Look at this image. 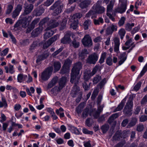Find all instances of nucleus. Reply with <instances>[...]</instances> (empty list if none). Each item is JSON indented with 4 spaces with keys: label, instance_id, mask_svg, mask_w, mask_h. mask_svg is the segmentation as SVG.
I'll return each instance as SVG.
<instances>
[{
    "label": "nucleus",
    "instance_id": "f257e3e1",
    "mask_svg": "<svg viewBox=\"0 0 147 147\" xmlns=\"http://www.w3.org/2000/svg\"><path fill=\"white\" fill-rule=\"evenodd\" d=\"M82 68L81 63L78 62L74 64L71 70V74L70 82L71 83H74V85L71 91V93L76 94L80 91L79 87L77 85L78 83V80L80 78L79 75L80 71Z\"/></svg>",
    "mask_w": 147,
    "mask_h": 147
},
{
    "label": "nucleus",
    "instance_id": "f03ea898",
    "mask_svg": "<svg viewBox=\"0 0 147 147\" xmlns=\"http://www.w3.org/2000/svg\"><path fill=\"white\" fill-rule=\"evenodd\" d=\"M59 24V21L58 20H50L49 23L48 24V27L45 30L47 32L44 35V38L45 39H47L52 36L55 32L53 30H50L53 28L56 27Z\"/></svg>",
    "mask_w": 147,
    "mask_h": 147
},
{
    "label": "nucleus",
    "instance_id": "7ed1b4c3",
    "mask_svg": "<svg viewBox=\"0 0 147 147\" xmlns=\"http://www.w3.org/2000/svg\"><path fill=\"white\" fill-rule=\"evenodd\" d=\"M20 19L14 25L15 28H18L22 26L23 28H26L28 26L32 20V17L30 16L26 18H20Z\"/></svg>",
    "mask_w": 147,
    "mask_h": 147
},
{
    "label": "nucleus",
    "instance_id": "20e7f679",
    "mask_svg": "<svg viewBox=\"0 0 147 147\" xmlns=\"http://www.w3.org/2000/svg\"><path fill=\"white\" fill-rule=\"evenodd\" d=\"M63 7L64 5L63 3H61L59 1H57L51 7L50 9L54 10L53 15L56 16L61 12Z\"/></svg>",
    "mask_w": 147,
    "mask_h": 147
},
{
    "label": "nucleus",
    "instance_id": "39448f33",
    "mask_svg": "<svg viewBox=\"0 0 147 147\" xmlns=\"http://www.w3.org/2000/svg\"><path fill=\"white\" fill-rule=\"evenodd\" d=\"M53 70L52 67H49L45 69L39 75L40 80L43 81L48 80L52 74Z\"/></svg>",
    "mask_w": 147,
    "mask_h": 147
},
{
    "label": "nucleus",
    "instance_id": "423d86ee",
    "mask_svg": "<svg viewBox=\"0 0 147 147\" xmlns=\"http://www.w3.org/2000/svg\"><path fill=\"white\" fill-rule=\"evenodd\" d=\"M24 5V12L20 16V18L27 17L28 16H27L25 15L30 13L34 8V5L32 4H28L27 3H25Z\"/></svg>",
    "mask_w": 147,
    "mask_h": 147
},
{
    "label": "nucleus",
    "instance_id": "0eeeda50",
    "mask_svg": "<svg viewBox=\"0 0 147 147\" xmlns=\"http://www.w3.org/2000/svg\"><path fill=\"white\" fill-rule=\"evenodd\" d=\"M133 105V102L131 100H129L127 103L123 110L124 113L127 116H129L131 115Z\"/></svg>",
    "mask_w": 147,
    "mask_h": 147
},
{
    "label": "nucleus",
    "instance_id": "6e6552de",
    "mask_svg": "<svg viewBox=\"0 0 147 147\" xmlns=\"http://www.w3.org/2000/svg\"><path fill=\"white\" fill-rule=\"evenodd\" d=\"M127 0H125L124 1L120 0V2L121 3V4L119 7L115 9V11L121 13L125 12L127 9Z\"/></svg>",
    "mask_w": 147,
    "mask_h": 147
},
{
    "label": "nucleus",
    "instance_id": "1a4fd4ad",
    "mask_svg": "<svg viewBox=\"0 0 147 147\" xmlns=\"http://www.w3.org/2000/svg\"><path fill=\"white\" fill-rule=\"evenodd\" d=\"M82 41L85 47H90L92 45L91 38L88 34L85 35L82 39Z\"/></svg>",
    "mask_w": 147,
    "mask_h": 147
},
{
    "label": "nucleus",
    "instance_id": "9d476101",
    "mask_svg": "<svg viewBox=\"0 0 147 147\" xmlns=\"http://www.w3.org/2000/svg\"><path fill=\"white\" fill-rule=\"evenodd\" d=\"M93 10L95 14L96 13L98 14L102 13L105 12V9L104 7L100 5L99 2L98 1L96 5H94L93 6Z\"/></svg>",
    "mask_w": 147,
    "mask_h": 147
},
{
    "label": "nucleus",
    "instance_id": "9b49d317",
    "mask_svg": "<svg viewBox=\"0 0 147 147\" xmlns=\"http://www.w3.org/2000/svg\"><path fill=\"white\" fill-rule=\"evenodd\" d=\"M59 38V35H56L53 37L50 38L49 40L44 44L43 48L44 49H47L51 45L53 42L57 40Z\"/></svg>",
    "mask_w": 147,
    "mask_h": 147
},
{
    "label": "nucleus",
    "instance_id": "f8f14e48",
    "mask_svg": "<svg viewBox=\"0 0 147 147\" xmlns=\"http://www.w3.org/2000/svg\"><path fill=\"white\" fill-rule=\"evenodd\" d=\"M98 56L96 53H93L90 55L87 60L88 63L90 64H95L98 59Z\"/></svg>",
    "mask_w": 147,
    "mask_h": 147
},
{
    "label": "nucleus",
    "instance_id": "ddd939ff",
    "mask_svg": "<svg viewBox=\"0 0 147 147\" xmlns=\"http://www.w3.org/2000/svg\"><path fill=\"white\" fill-rule=\"evenodd\" d=\"M44 9L41 5L38 7L33 11V15L36 16H39L44 13Z\"/></svg>",
    "mask_w": 147,
    "mask_h": 147
},
{
    "label": "nucleus",
    "instance_id": "4468645a",
    "mask_svg": "<svg viewBox=\"0 0 147 147\" xmlns=\"http://www.w3.org/2000/svg\"><path fill=\"white\" fill-rule=\"evenodd\" d=\"M114 45V51L115 52L118 53L119 51V47L120 44L119 39L117 37H115L113 40Z\"/></svg>",
    "mask_w": 147,
    "mask_h": 147
},
{
    "label": "nucleus",
    "instance_id": "2eb2a0df",
    "mask_svg": "<svg viewBox=\"0 0 147 147\" xmlns=\"http://www.w3.org/2000/svg\"><path fill=\"white\" fill-rule=\"evenodd\" d=\"M43 28L42 26H39L37 28L34 29L32 32V36L35 37L38 35L43 30Z\"/></svg>",
    "mask_w": 147,
    "mask_h": 147
},
{
    "label": "nucleus",
    "instance_id": "dca6fc26",
    "mask_svg": "<svg viewBox=\"0 0 147 147\" xmlns=\"http://www.w3.org/2000/svg\"><path fill=\"white\" fill-rule=\"evenodd\" d=\"M39 21V18L34 19L31 23L30 26L27 29L26 32L29 33L35 27V25L37 24Z\"/></svg>",
    "mask_w": 147,
    "mask_h": 147
},
{
    "label": "nucleus",
    "instance_id": "f3484780",
    "mask_svg": "<svg viewBox=\"0 0 147 147\" xmlns=\"http://www.w3.org/2000/svg\"><path fill=\"white\" fill-rule=\"evenodd\" d=\"M67 82V79L65 77H62L59 82V86L57 91H60L65 86Z\"/></svg>",
    "mask_w": 147,
    "mask_h": 147
},
{
    "label": "nucleus",
    "instance_id": "a211bd4d",
    "mask_svg": "<svg viewBox=\"0 0 147 147\" xmlns=\"http://www.w3.org/2000/svg\"><path fill=\"white\" fill-rule=\"evenodd\" d=\"M81 2L80 4V7L84 9L87 7L91 3V1L89 0H80Z\"/></svg>",
    "mask_w": 147,
    "mask_h": 147
},
{
    "label": "nucleus",
    "instance_id": "6ab92c4d",
    "mask_svg": "<svg viewBox=\"0 0 147 147\" xmlns=\"http://www.w3.org/2000/svg\"><path fill=\"white\" fill-rule=\"evenodd\" d=\"M49 56V53L47 51L45 52L41 55L38 56L37 59L36 60V62L37 63H38L41 61L46 59Z\"/></svg>",
    "mask_w": 147,
    "mask_h": 147
},
{
    "label": "nucleus",
    "instance_id": "aec40b11",
    "mask_svg": "<svg viewBox=\"0 0 147 147\" xmlns=\"http://www.w3.org/2000/svg\"><path fill=\"white\" fill-rule=\"evenodd\" d=\"M71 41L70 35L69 34H66L61 40V42L63 44L69 43Z\"/></svg>",
    "mask_w": 147,
    "mask_h": 147
},
{
    "label": "nucleus",
    "instance_id": "412c9836",
    "mask_svg": "<svg viewBox=\"0 0 147 147\" xmlns=\"http://www.w3.org/2000/svg\"><path fill=\"white\" fill-rule=\"evenodd\" d=\"M58 80V78L57 76L54 77L48 84V87L51 88L54 86L57 83Z\"/></svg>",
    "mask_w": 147,
    "mask_h": 147
},
{
    "label": "nucleus",
    "instance_id": "4be33fe9",
    "mask_svg": "<svg viewBox=\"0 0 147 147\" xmlns=\"http://www.w3.org/2000/svg\"><path fill=\"white\" fill-rule=\"evenodd\" d=\"M4 68L7 73L9 72L12 74L15 72L13 66L10 64L9 65V67L7 66H5L4 67Z\"/></svg>",
    "mask_w": 147,
    "mask_h": 147
},
{
    "label": "nucleus",
    "instance_id": "5701e85b",
    "mask_svg": "<svg viewBox=\"0 0 147 147\" xmlns=\"http://www.w3.org/2000/svg\"><path fill=\"white\" fill-rule=\"evenodd\" d=\"M103 107L100 106L98 107L97 111L94 110L93 111V115L94 118H97L99 115L100 113L102 111Z\"/></svg>",
    "mask_w": 147,
    "mask_h": 147
},
{
    "label": "nucleus",
    "instance_id": "b1692460",
    "mask_svg": "<svg viewBox=\"0 0 147 147\" xmlns=\"http://www.w3.org/2000/svg\"><path fill=\"white\" fill-rule=\"evenodd\" d=\"M27 78V76L25 75H23L22 74H19L17 76V80L19 82H22L26 80Z\"/></svg>",
    "mask_w": 147,
    "mask_h": 147
},
{
    "label": "nucleus",
    "instance_id": "393cba45",
    "mask_svg": "<svg viewBox=\"0 0 147 147\" xmlns=\"http://www.w3.org/2000/svg\"><path fill=\"white\" fill-rule=\"evenodd\" d=\"M72 22L70 24L71 27L74 29H75L77 27V25L78 23V21L77 20H72L71 19L70 20L69 22Z\"/></svg>",
    "mask_w": 147,
    "mask_h": 147
},
{
    "label": "nucleus",
    "instance_id": "a878e982",
    "mask_svg": "<svg viewBox=\"0 0 147 147\" xmlns=\"http://www.w3.org/2000/svg\"><path fill=\"white\" fill-rule=\"evenodd\" d=\"M7 107V105L5 98L2 97L1 101H0V108H6Z\"/></svg>",
    "mask_w": 147,
    "mask_h": 147
},
{
    "label": "nucleus",
    "instance_id": "bb28decb",
    "mask_svg": "<svg viewBox=\"0 0 147 147\" xmlns=\"http://www.w3.org/2000/svg\"><path fill=\"white\" fill-rule=\"evenodd\" d=\"M126 31L123 28H121L118 32V34L120 37L121 39H122L125 36Z\"/></svg>",
    "mask_w": 147,
    "mask_h": 147
},
{
    "label": "nucleus",
    "instance_id": "cd10ccee",
    "mask_svg": "<svg viewBox=\"0 0 147 147\" xmlns=\"http://www.w3.org/2000/svg\"><path fill=\"white\" fill-rule=\"evenodd\" d=\"M101 69V67L100 65H96L94 68L93 69L91 72V76H92L94 75L97 71H100Z\"/></svg>",
    "mask_w": 147,
    "mask_h": 147
},
{
    "label": "nucleus",
    "instance_id": "c85d7f7f",
    "mask_svg": "<svg viewBox=\"0 0 147 147\" xmlns=\"http://www.w3.org/2000/svg\"><path fill=\"white\" fill-rule=\"evenodd\" d=\"M137 120L136 117L133 118L127 126L128 128H130L135 125L137 122Z\"/></svg>",
    "mask_w": 147,
    "mask_h": 147
},
{
    "label": "nucleus",
    "instance_id": "c756f323",
    "mask_svg": "<svg viewBox=\"0 0 147 147\" xmlns=\"http://www.w3.org/2000/svg\"><path fill=\"white\" fill-rule=\"evenodd\" d=\"M113 4L114 3L113 1H111L109 4L107 6V13H110L112 11L113 6Z\"/></svg>",
    "mask_w": 147,
    "mask_h": 147
},
{
    "label": "nucleus",
    "instance_id": "7c9ffc66",
    "mask_svg": "<svg viewBox=\"0 0 147 147\" xmlns=\"http://www.w3.org/2000/svg\"><path fill=\"white\" fill-rule=\"evenodd\" d=\"M125 102L123 100H122L120 104L119 105L118 107L116 108L114 110V112L119 111L121 110L124 106Z\"/></svg>",
    "mask_w": 147,
    "mask_h": 147
},
{
    "label": "nucleus",
    "instance_id": "2f4dec72",
    "mask_svg": "<svg viewBox=\"0 0 147 147\" xmlns=\"http://www.w3.org/2000/svg\"><path fill=\"white\" fill-rule=\"evenodd\" d=\"M91 22L90 20L85 21L83 24L84 28L85 30H87L88 27L90 26Z\"/></svg>",
    "mask_w": 147,
    "mask_h": 147
},
{
    "label": "nucleus",
    "instance_id": "473e14b6",
    "mask_svg": "<svg viewBox=\"0 0 147 147\" xmlns=\"http://www.w3.org/2000/svg\"><path fill=\"white\" fill-rule=\"evenodd\" d=\"M134 26V24L132 23L131 24L127 23L125 26V28L126 30L128 31H130L132 27Z\"/></svg>",
    "mask_w": 147,
    "mask_h": 147
},
{
    "label": "nucleus",
    "instance_id": "72a5a7b5",
    "mask_svg": "<svg viewBox=\"0 0 147 147\" xmlns=\"http://www.w3.org/2000/svg\"><path fill=\"white\" fill-rule=\"evenodd\" d=\"M55 70L57 71L59 70L61 67V64L60 62L57 61L55 62L54 63Z\"/></svg>",
    "mask_w": 147,
    "mask_h": 147
},
{
    "label": "nucleus",
    "instance_id": "f704fd0d",
    "mask_svg": "<svg viewBox=\"0 0 147 147\" xmlns=\"http://www.w3.org/2000/svg\"><path fill=\"white\" fill-rule=\"evenodd\" d=\"M147 71V62L146 65L143 67L142 70L138 76V77L140 78L142 77Z\"/></svg>",
    "mask_w": 147,
    "mask_h": 147
},
{
    "label": "nucleus",
    "instance_id": "c9c22d12",
    "mask_svg": "<svg viewBox=\"0 0 147 147\" xmlns=\"http://www.w3.org/2000/svg\"><path fill=\"white\" fill-rule=\"evenodd\" d=\"M38 44V42L37 41L34 42L30 48V51L31 52H32L36 48Z\"/></svg>",
    "mask_w": 147,
    "mask_h": 147
},
{
    "label": "nucleus",
    "instance_id": "e433bc0d",
    "mask_svg": "<svg viewBox=\"0 0 147 147\" xmlns=\"http://www.w3.org/2000/svg\"><path fill=\"white\" fill-rule=\"evenodd\" d=\"M82 16V14L78 13L74 15L71 17V19L72 20H78V19H79Z\"/></svg>",
    "mask_w": 147,
    "mask_h": 147
},
{
    "label": "nucleus",
    "instance_id": "4c0bfd02",
    "mask_svg": "<svg viewBox=\"0 0 147 147\" xmlns=\"http://www.w3.org/2000/svg\"><path fill=\"white\" fill-rule=\"evenodd\" d=\"M72 63L71 61L69 59H67L65 60L63 65L67 67V71H69V67L70 68V65Z\"/></svg>",
    "mask_w": 147,
    "mask_h": 147
},
{
    "label": "nucleus",
    "instance_id": "58836bf2",
    "mask_svg": "<svg viewBox=\"0 0 147 147\" xmlns=\"http://www.w3.org/2000/svg\"><path fill=\"white\" fill-rule=\"evenodd\" d=\"M106 53L104 52L101 54L100 59L99 60V62L100 63H102L104 62V60L106 56Z\"/></svg>",
    "mask_w": 147,
    "mask_h": 147
},
{
    "label": "nucleus",
    "instance_id": "ea45409f",
    "mask_svg": "<svg viewBox=\"0 0 147 147\" xmlns=\"http://www.w3.org/2000/svg\"><path fill=\"white\" fill-rule=\"evenodd\" d=\"M67 68V67L64 66L63 65L61 71V73L62 74L66 73L68 74L69 72L70 69L69 68V71H68L67 70V69H68Z\"/></svg>",
    "mask_w": 147,
    "mask_h": 147
},
{
    "label": "nucleus",
    "instance_id": "a19ab883",
    "mask_svg": "<svg viewBox=\"0 0 147 147\" xmlns=\"http://www.w3.org/2000/svg\"><path fill=\"white\" fill-rule=\"evenodd\" d=\"M125 19V18L124 17H122L121 18L118 22V24L119 26H121L123 25Z\"/></svg>",
    "mask_w": 147,
    "mask_h": 147
},
{
    "label": "nucleus",
    "instance_id": "79ce46f5",
    "mask_svg": "<svg viewBox=\"0 0 147 147\" xmlns=\"http://www.w3.org/2000/svg\"><path fill=\"white\" fill-rule=\"evenodd\" d=\"M13 5H8L6 12V14H8L11 13L13 9Z\"/></svg>",
    "mask_w": 147,
    "mask_h": 147
},
{
    "label": "nucleus",
    "instance_id": "37998d69",
    "mask_svg": "<svg viewBox=\"0 0 147 147\" xmlns=\"http://www.w3.org/2000/svg\"><path fill=\"white\" fill-rule=\"evenodd\" d=\"M109 129V126L107 124L103 125L101 127V129L103 133H105Z\"/></svg>",
    "mask_w": 147,
    "mask_h": 147
},
{
    "label": "nucleus",
    "instance_id": "c03bdc74",
    "mask_svg": "<svg viewBox=\"0 0 147 147\" xmlns=\"http://www.w3.org/2000/svg\"><path fill=\"white\" fill-rule=\"evenodd\" d=\"M103 22V19L101 17L99 18L97 20L95 19L94 20V23L96 25H99L100 23H102Z\"/></svg>",
    "mask_w": 147,
    "mask_h": 147
},
{
    "label": "nucleus",
    "instance_id": "a18cd8bd",
    "mask_svg": "<svg viewBox=\"0 0 147 147\" xmlns=\"http://www.w3.org/2000/svg\"><path fill=\"white\" fill-rule=\"evenodd\" d=\"M26 91L27 92L28 94L30 96H32V94L30 92V91L32 93H33L35 91V90L34 88L32 87H31L30 88V89L27 88L26 89Z\"/></svg>",
    "mask_w": 147,
    "mask_h": 147
},
{
    "label": "nucleus",
    "instance_id": "49530a36",
    "mask_svg": "<svg viewBox=\"0 0 147 147\" xmlns=\"http://www.w3.org/2000/svg\"><path fill=\"white\" fill-rule=\"evenodd\" d=\"M88 54V52L86 49H84L81 52V53L79 54V56L80 57H83V58H84L86 54Z\"/></svg>",
    "mask_w": 147,
    "mask_h": 147
},
{
    "label": "nucleus",
    "instance_id": "de8ad7c7",
    "mask_svg": "<svg viewBox=\"0 0 147 147\" xmlns=\"http://www.w3.org/2000/svg\"><path fill=\"white\" fill-rule=\"evenodd\" d=\"M95 13L93 11L91 10L90 11L87 13L86 14V17H89L92 16L91 18H93V17L95 16Z\"/></svg>",
    "mask_w": 147,
    "mask_h": 147
},
{
    "label": "nucleus",
    "instance_id": "09e8293b",
    "mask_svg": "<svg viewBox=\"0 0 147 147\" xmlns=\"http://www.w3.org/2000/svg\"><path fill=\"white\" fill-rule=\"evenodd\" d=\"M84 107V105L83 104H80L77 108V112L78 113H81L82 110Z\"/></svg>",
    "mask_w": 147,
    "mask_h": 147
},
{
    "label": "nucleus",
    "instance_id": "8fccbe9b",
    "mask_svg": "<svg viewBox=\"0 0 147 147\" xmlns=\"http://www.w3.org/2000/svg\"><path fill=\"white\" fill-rule=\"evenodd\" d=\"M89 109L86 108L85 109L82 113V116L84 118H86L88 115Z\"/></svg>",
    "mask_w": 147,
    "mask_h": 147
},
{
    "label": "nucleus",
    "instance_id": "3c124183",
    "mask_svg": "<svg viewBox=\"0 0 147 147\" xmlns=\"http://www.w3.org/2000/svg\"><path fill=\"white\" fill-rule=\"evenodd\" d=\"M71 131L72 133L76 134H79L80 133V132L78 130L74 127H71Z\"/></svg>",
    "mask_w": 147,
    "mask_h": 147
},
{
    "label": "nucleus",
    "instance_id": "603ef678",
    "mask_svg": "<svg viewBox=\"0 0 147 147\" xmlns=\"http://www.w3.org/2000/svg\"><path fill=\"white\" fill-rule=\"evenodd\" d=\"M22 4H19L17 5L16 8L14 10L20 13V12L22 11Z\"/></svg>",
    "mask_w": 147,
    "mask_h": 147
},
{
    "label": "nucleus",
    "instance_id": "864d4df0",
    "mask_svg": "<svg viewBox=\"0 0 147 147\" xmlns=\"http://www.w3.org/2000/svg\"><path fill=\"white\" fill-rule=\"evenodd\" d=\"M127 58V55H126L125 52L121 53L120 56L119 57V59H122L126 60Z\"/></svg>",
    "mask_w": 147,
    "mask_h": 147
},
{
    "label": "nucleus",
    "instance_id": "5fc2aeb1",
    "mask_svg": "<svg viewBox=\"0 0 147 147\" xmlns=\"http://www.w3.org/2000/svg\"><path fill=\"white\" fill-rule=\"evenodd\" d=\"M100 76L97 75L94 78L92 81L94 84H96L100 81Z\"/></svg>",
    "mask_w": 147,
    "mask_h": 147
},
{
    "label": "nucleus",
    "instance_id": "6e6d98bb",
    "mask_svg": "<svg viewBox=\"0 0 147 147\" xmlns=\"http://www.w3.org/2000/svg\"><path fill=\"white\" fill-rule=\"evenodd\" d=\"M113 32L116 31L117 30V26L116 24H111V26L110 27Z\"/></svg>",
    "mask_w": 147,
    "mask_h": 147
},
{
    "label": "nucleus",
    "instance_id": "4d7b16f0",
    "mask_svg": "<svg viewBox=\"0 0 147 147\" xmlns=\"http://www.w3.org/2000/svg\"><path fill=\"white\" fill-rule=\"evenodd\" d=\"M9 51V49L6 48L3 51H1L0 53V55L1 56H4L6 55L8 53Z\"/></svg>",
    "mask_w": 147,
    "mask_h": 147
},
{
    "label": "nucleus",
    "instance_id": "13d9d810",
    "mask_svg": "<svg viewBox=\"0 0 147 147\" xmlns=\"http://www.w3.org/2000/svg\"><path fill=\"white\" fill-rule=\"evenodd\" d=\"M49 20L48 18H45L42 20L39 24V26H42L47 23Z\"/></svg>",
    "mask_w": 147,
    "mask_h": 147
},
{
    "label": "nucleus",
    "instance_id": "bf43d9fd",
    "mask_svg": "<svg viewBox=\"0 0 147 147\" xmlns=\"http://www.w3.org/2000/svg\"><path fill=\"white\" fill-rule=\"evenodd\" d=\"M63 49V47H61L59 49L55 52L52 54L53 57H55L61 52Z\"/></svg>",
    "mask_w": 147,
    "mask_h": 147
},
{
    "label": "nucleus",
    "instance_id": "052dcab7",
    "mask_svg": "<svg viewBox=\"0 0 147 147\" xmlns=\"http://www.w3.org/2000/svg\"><path fill=\"white\" fill-rule=\"evenodd\" d=\"M54 0H47L44 3V5L48 6L51 5L54 2Z\"/></svg>",
    "mask_w": 147,
    "mask_h": 147
},
{
    "label": "nucleus",
    "instance_id": "680f3d73",
    "mask_svg": "<svg viewBox=\"0 0 147 147\" xmlns=\"http://www.w3.org/2000/svg\"><path fill=\"white\" fill-rule=\"evenodd\" d=\"M141 84L142 82H139L134 87V90L136 91L138 90L141 86Z\"/></svg>",
    "mask_w": 147,
    "mask_h": 147
},
{
    "label": "nucleus",
    "instance_id": "e2e57ef3",
    "mask_svg": "<svg viewBox=\"0 0 147 147\" xmlns=\"http://www.w3.org/2000/svg\"><path fill=\"white\" fill-rule=\"evenodd\" d=\"M106 63L109 65H112V59L111 57H109L107 58Z\"/></svg>",
    "mask_w": 147,
    "mask_h": 147
},
{
    "label": "nucleus",
    "instance_id": "0e129e2a",
    "mask_svg": "<svg viewBox=\"0 0 147 147\" xmlns=\"http://www.w3.org/2000/svg\"><path fill=\"white\" fill-rule=\"evenodd\" d=\"M144 129V126L143 125L139 124L137 126V130L138 131H141L143 130Z\"/></svg>",
    "mask_w": 147,
    "mask_h": 147
},
{
    "label": "nucleus",
    "instance_id": "69168bd1",
    "mask_svg": "<svg viewBox=\"0 0 147 147\" xmlns=\"http://www.w3.org/2000/svg\"><path fill=\"white\" fill-rule=\"evenodd\" d=\"M147 120V116L143 115L140 117V120L141 122H144Z\"/></svg>",
    "mask_w": 147,
    "mask_h": 147
},
{
    "label": "nucleus",
    "instance_id": "338daca9",
    "mask_svg": "<svg viewBox=\"0 0 147 147\" xmlns=\"http://www.w3.org/2000/svg\"><path fill=\"white\" fill-rule=\"evenodd\" d=\"M102 40V38L100 36H98L94 38L93 41L95 43L100 42Z\"/></svg>",
    "mask_w": 147,
    "mask_h": 147
},
{
    "label": "nucleus",
    "instance_id": "774afa93",
    "mask_svg": "<svg viewBox=\"0 0 147 147\" xmlns=\"http://www.w3.org/2000/svg\"><path fill=\"white\" fill-rule=\"evenodd\" d=\"M84 147H92L90 144V141L84 142Z\"/></svg>",
    "mask_w": 147,
    "mask_h": 147
}]
</instances>
